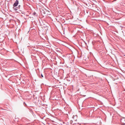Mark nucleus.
<instances>
[{
  "label": "nucleus",
  "mask_w": 125,
  "mask_h": 125,
  "mask_svg": "<svg viewBox=\"0 0 125 125\" xmlns=\"http://www.w3.org/2000/svg\"><path fill=\"white\" fill-rule=\"evenodd\" d=\"M18 1L17 0H16L13 5V7H15L17 6L18 5Z\"/></svg>",
  "instance_id": "1"
},
{
  "label": "nucleus",
  "mask_w": 125,
  "mask_h": 125,
  "mask_svg": "<svg viewBox=\"0 0 125 125\" xmlns=\"http://www.w3.org/2000/svg\"><path fill=\"white\" fill-rule=\"evenodd\" d=\"M121 121L122 125H124L125 124V119H121Z\"/></svg>",
  "instance_id": "2"
},
{
  "label": "nucleus",
  "mask_w": 125,
  "mask_h": 125,
  "mask_svg": "<svg viewBox=\"0 0 125 125\" xmlns=\"http://www.w3.org/2000/svg\"><path fill=\"white\" fill-rule=\"evenodd\" d=\"M14 10L15 11L17 10L18 9H18V7H15V8H14Z\"/></svg>",
  "instance_id": "3"
},
{
  "label": "nucleus",
  "mask_w": 125,
  "mask_h": 125,
  "mask_svg": "<svg viewBox=\"0 0 125 125\" xmlns=\"http://www.w3.org/2000/svg\"><path fill=\"white\" fill-rule=\"evenodd\" d=\"M20 7H21V5H19L18 7V9H20Z\"/></svg>",
  "instance_id": "4"
},
{
  "label": "nucleus",
  "mask_w": 125,
  "mask_h": 125,
  "mask_svg": "<svg viewBox=\"0 0 125 125\" xmlns=\"http://www.w3.org/2000/svg\"><path fill=\"white\" fill-rule=\"evenodd\" d=\"M36 14V13L35 12H34L33 13V15H35Z\"/></svg>",
  "instance_id": "5"
},
{
  "label": "nucleus",
  "mask_w": 125,
  "mask_h": 125,
  "mask_svg": "<svg viewBox=\"0 0 125 125\" xmlns=\"http://www.w3.org/2000/svg\"><path fill=\"white\" fill-rule=\"evenodd\" d=\"M23 104H24V105L25 106V105H26V103H25V102H24L23 103Z\"/></svg>",
  "instance_id": "6"
},
{
  "label": "nucleus",
  "mask_w": 125,
  "mask_h": 125,
  "mask_svg": "<svg viewBox=\"0 0 125 125\" xmlns=\"http://www.w3.org/2000/svg\"><path fill=\"white\" fill-rule=\"evenodd\" d=\"M41 76L42 77H43V75L42 74H41Z\"/></svg>",
  "instance_id": "7"
},
{
  "label": "nucleus",
  "mask_w": 125,
  "mask_h": 125,
  "mask_svg": "<svg viewBox=\"0 0 125 125\" xmlns=\"http://www.w3.org/2000/svg\"><path fill=\"white\" fill-rule=\"evenodd\" d=\"M124 56H125V55H124Z\"/></svg>",
  "instance_id": "8"
}]
</instances>
